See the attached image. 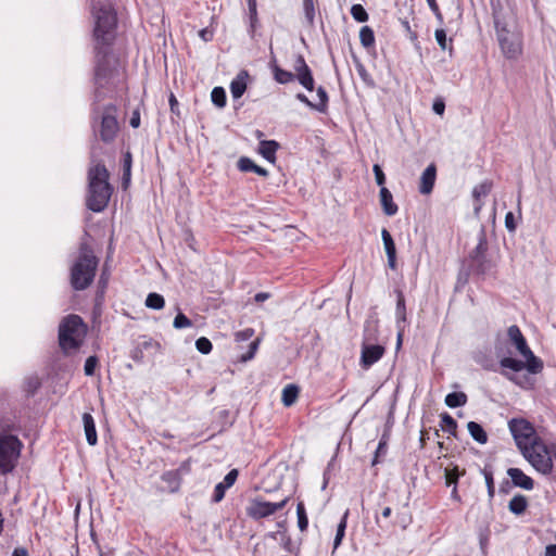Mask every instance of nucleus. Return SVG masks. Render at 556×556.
<instances>
[{
    "label": "nucleus",
    "instance_id": "864d4df0",
    "mask_svg": "<svg viewBox=\"0 0 556 556\" xmlns=\"http://www.w3.org/2000/svg\"><path fill=\"white\" fill-rule=\"evenodd\" d=\"M227 489L228 488L225 484H223L222 482L217 483L214 489L212 502L219 503L225 497V493H226Z\"/></svg>",
    "mask_w": 556,
    "mask_h": 556
},
{
    "label": "nucleus",
    "instance_id": "49530a36",
    "mask_svg": "<svg viewBox=\"0 0 556 556\" xmlns=\"http://www.w3.org/2000/svg\"><path fill=\"white\" fill-rule=\"evenodd\" d=\"M256 164L248 156H241L237 162V167L240 172L249 173L254 172Z\"/></svg>",
    "mask_w": 556,
    "mask_h": 556
},
{
    "label": "nucleus",
    "instance_id": "69168bd1",
    "mask_svg": "<svg viewBox=\"0 0 556 556\" xmlns=\"http://www.w3.org/2000/svg\"><path fill=\"white\" fill-rule=\"evenodd\" d=\"M281 541H282V547H283L285 551H287L289 553H293L294 552L292 540H291V538L289 535L286 534V531H283L281 533Z\"/></svg>",
    "mask_w": 556,
    "mask_h": 556
},
{
    "label": "nucleus",
    "instance_id": "393cba45",
    "mask_svg": "<svg viewBox=\"0 0 556 556\" xmlns=\"http://www.w3.org/2000/svg\"><path fill=\"white\" fill-rule=\"evenodd\" d=\"M270 68L274 75V79L281 85H287L296 79L295 73L281 68L275 59L270 61Z\"/></svg>",
    "mask_w": 556,
    "mask_h": 556
},
{
    "label": "nucleus",
    "instance_id": "8fccbe9b",
    "mask_svg": "<svg viewBox=\"0 0 556 556\" xmlns=\"http://www.w3.org/2000/svg\"><path fill=\"white\" fill-rule=\"evenodd\" d=\"M99 364V359L96 355L89 356L84 365V371L86 376H93L96 368Z\"/></svg>",
    "mask_w": 556,
    "mask_h": 556
},
{
    "label": "nucleus",
    "instance_id": "5701e85b",
    "mask_svg": "<svg viewBox=\"0 0 556 556\" xmlns=\"http://www.w3.org/2000/svg\"><path fill=\"white\" fill-rule=\"evenodd\" d=\"M379 200L382 211L387 216H394L397 213L399 206L393 201V195L387 187L380 188Z\"/></svg>",
    "mask_w": 556,
    "mask_h": 556
},
{
    "label": "nucleus",
    "instance_id": "f8f14e48",
    "mask_svg": "<svg viewBox=\"0 0 556 556\" xmlns=\"http://www.w3.org/2000/svg\"><path fill=\"white\" fill-rule=\"evenodd\" d=\"M508 428L520 452L523 447L529 446L534 439L540 438L533 425L525 418L510 419Z\"/></svg>",
    "mask_w": 556,
    "mask_h": 556
},
{
    "label": "nucleus",
    "instance_id": "09e8293b",
    "mask_svg": "<svg viewBox=\"0 0 556 556\" xmlns=\"http://www.w3.org/2000/svg\"><path fill=\"white\" fill-rule=\"evenodd\" d=\"M195 348L201 354L206 355L211 353L213 345L207 338L201 337L195 341Z\"/></svg>",
    "mask_w": 556,
    "mask_h": 556
},
{
    "label": "nucleus",
    "instance_id": "79ce46f5",
    "mask_svg": "<svg viewBox=\"0 0 556 556\" xmlns=\"http://www.w3.org/2000/svg\"><path fill=\"white\" fill-rule=\"evenodd\" d=\"M434 37H435V40L439 45V47L442 49V50H446L448 49V53L450 55L452 56L453 55V51H454V48H453V45H452V39H450V46L447 47V37H446V31L443 29V28H439L434 31Z\"/></svg>",
    "mask_w": 556,
    "mask_h": 556
},
{
    "label": "nucleus",
    "instance_id": "e2e57ef3",
    "mask_svg": "<svg viewBox=\"0 0 556 556\" xmlns=\"http://www.w3.org/2000/svg\"><path fill=\"white\" fill-rule=\"evenodd\" d=\"M396 294V313H406L405 298L401 290H395Z\"/></svg>",
    "mask_w": 556,
    "mask_h": 556
},
{
    "label": "nucleus",
    "instance_id": "aec40b11",
    "mask_svg": "<svg viewBox=\"0 0 556 556\" xmlns=\"http://www.w3.org/2000/svg\"><path fill=\"white\" fill-rule=\"evenodd\" d=\"M381 238L384 247V251L388 258V266L392 269H396V247L391 236L390 231L387 228L381 230Z\"/></svg>",
    "mask_w": 556,
    "mask_h": 556
},
{
    "label": "nucleus",
    "instance_id": "3c124183",
    "mask_svg": "<svg viewBox=\"0 0 556 556\" xmlns=\"http://www.w3.org/2000/svg\"><path fill=\"white\" fill-rule=\"evenodd\" d=\"M348 517H349V509L345 510V513L343 514L340 522L338 523V527H337V532H336V536L337 539H340L343 541L344 536H345V530H346V525H348Z\"/></svg>",
    "mask_w": 556,
    "mask_h": 556
},
{
    "label": "nucleus",
    "instance_id": "c756f323",
    "mask_svg": "<svg viewBox=\"0 0 556 556\" xmlns=\"http://www.w3.org/2000/svg\"><path fill=\"white\" fill-rule=\"evenodd\" d=\"M528 498L522 494H516L508 503V510L516 515H523L528 508Z\"/></svg>",
    "mask_w": 556,
    "mask_h": 556
},
{
    "label": "nucleus",
    "instance_id": "2eb2a0df",
    "mask_svg": "<svg viewBox=\"0 0 556 556\" xmlns=\"http://www.w3.org/2000/svg\"><path fill=\"white\" fill-rule=\"evenodd\" d=\"M466 262L473 270V276L479 279L494 276L496 273V263L488 255L467 258Z\"/></svg>",
    "mask_w": 556,
    "mask_h": 556
},
{
    "label": "nucleus",
    "instance_id": "de8ad7c7",
    "mask_svg": "<svg viewBox=\"0 0 556 556\" xmlns=\"http://www.w3.org/2000/svg\"><path fill=\"white\" fill-rule=\"evenodd\" d=\"M459 479L458 468L455 467L453 469L445 470V484L446 486H457Z\"/></svg>",
    "mask_w": 556,
    "mask_h": 556
},
{
    "label": "nucleus",
    "instance_id": "4d7b16f0",
    "mask_svg": "<svg viewBox=\"0 0 556 556\" xmlns=\"http://www.w3.org/2000/svg\"><path fill=\"white\" fill-rule=\"evenodd\" d=\"M481 473L483 475L485 479V485L486 488L494 485V478H493V468L491 465H485L482 469H480Z\"/></svg>",
    "mask_w": 556,
    "mask_h": 556
},
{
    "label": "nucleus",
    "instance_id": "c03bdc74",
    "mask_svg": "<svg viewBox=\"0 0 556 556\" xmlns=\"http://www.w3.org/2000/svg\"><path fill=\"white\" fill-rule=\"evenodd\" d=\"M351 15L358 23L367 22L369 15L362 4H353L351 8Z\"/></svg>",
    "mask_w": 556,
    "mask_h": 556
},
{
    "label": "nucleus",
    "instance_id": "72a5a7b5",
    "mask_svg": "<svg viewBox=\"0 0 556 556\" xmlns=\"http://www.w3.org/2000/svg\"><path fill=\"white\" fill-rule=\"evenodd\" d=\"M468 396L464 392H451L445 396V405L450 408L462 407L467 404Z\"/></svg>",
    "mask_w": 556,
    "mask_h": 556
},
{
    "label": "nucleus",
    "instance_id": "423d86ee",
    "mask_svg": "<svg viewBox=\"0 0 556 556\" xmlns=\"http://www.w3.org/2000/svg\"><path fill=\"white\" fill-rule=\"evenodd\" d=\"M117 106L109 103L103 108L97 106L90 112V122L93 134L104 143H112L118 131Z\"/></svg>",
    "mask_w": 556,
    "mask_h": 556
},
{
    "label": "nucleus",
    "instance_id": "5fc2aeb1",
    "mask_svg": "<svg viewBox=\"0 0 556 556\" xmlns=\"http://www.w3.org/2000/svg\"><path fill=\"white\" fill-rule=\"evenodd\" d=\"M104 295H105V291L97 289L92 313H101L102 312V304L104 302Z\"/></svg>",
    "mask_w": 556,
    "mask_h": 556
},
{
    "label": "nucleus",
    "instance_id": "0eeeda50",
    "mask_svg": "<svg viewBox=\"0 0 556 556\" xmlns=\"http://www.w3.org/2000/svg\"><path fill=\"white\" fill-rule=\"evenodd\" d=\"M98 258L89 244L83 242L79 247V256L71 268V286L74 290L87 289L93 281Z\"/></svg>",
    "mask_w": 556,
    "mask_h": 556
},
{
    "label": "nucleus",
    "instance_id": "9b49d317",
    "mask_svg": "<svg viewBox=\"0 0 556 556\" xmlns=\"http://www.w3.org/2000/svg\"><path fill=\"white\" fill-rule=\"evenodd\" d=\"M163 351L164 349L160 341L142 334L134 340L129 356L135 363L143 364L144 362H153L156 355L163 354Z\"/></svg>",
    "mask_w": 556,
    "mask_h": 556
},
{
    "label": "nucleus",
    "instance_id": "b1692460",
    "mask_svg": "<svg viewBox=\"0 0 556 556\" xmlns=\"http://www.w3.org/2000/svg\"><path fill=\"white\" fill-rule=\"evenodd\" d=\"M280 148L276 140H261L258 143V153L268 162H276V153Z\"/></svg>",
    "mask_w": 556,
    "mask_h": 556
},
{
    "label": "nucleus",
    "instance_id": "a211bd4d",
    "mask_svg": "<svg viewBox=\"0 0 556 556\" xmlns=\"http://www.w3.org/2000/svg\"><path fill=\"white\" fill-rule=\"evenodd\" d=\"M273 503L262 500H254L247 508V514L254 520L266 518L274 514Z\"/></svg>",
    "mask_w": 556,
    "mask_h": 556
},
{
    "label": "nucleus",
    "instance_id": "052dcab7",
    "mask_svg": "<svg viewBox=\"0 0 556 556\" xmlns=\"http://www.w3.org/2000/svg\"><path fill=\"white\" fill-rule=\"evenodd\" d=\"M188 326H191V320L187 317V315H176L174 319V327L176 329H181Z\"/></svg>",
    "mask_w": 556,
    "mask_h": 556
},
{
    "label": "nucleus",
    "instance_id": "13d9d810",
    "mask_svg": "<svg viewBox=\"0 0 556 556\" xmlns=\"http://www.w3.org/2000/svg\"><path fill=\"white\" fill-rule=\"evenodd\" d=\"M254 336L253 328H245L243 330L237 331L235 337L237 342H243L250 340Z\"/></svg>",
    "mask_w": 556,
    "mask_h": 556
},
{
    "label": "nucleus",
    "instance_id": "f704fd0d",
    "mask_svg": "<svg viewBox=\"0 0 556 556\" xmlns=\"http://www.w3.org/2000/svg\"><path fill=\"white\" fill-rule=\"evenodd\" d=\"M471 275H473V270H471V267L469 266V264L466 261H464V263L458 271V275H457L455 290L463 289L468 283L469 277Z\"/></svg>",
    "mask_w": 556,
    "mask_h": 556
},
{
    "label": "nucleus",
    "instance_id": "0e129e2a",
    "mask_svg": "<svg viewBox=\"0 0 556 556\" xmlns=\"http://www.w3.org/2000/svg\"><path fill=\"white\" fill-rule=\"evenodd\" d=\"M427 2H428L429 8L435 15V18L438 20L439 24L442 25L443 24V15L440 11V8H439L437 1L435 0H427Z\"/></svg>",
    "mask_w": 556,
    "mask_h": 556
},
{
    "label": "nucleus",
    "instance_id": "6e6d98bb",
    "mask_svg": "<svg viewBox=\"0 0 556 556\" xmlns=\"http://www.w3.org/2000/svg\"><path fill=\"white\" fill-rule=\"evenodd\" d=\"M372 170H374V174H375V179H376V182L377 185L382 188L384 187V184H386V175L381 168V166L379 164H375L372 166Z\"/></svg>",
    "mask_w": 556,
    "mask_h": 556
},
{
    "label": "nucleus",
    "instance_id": "f257e3e1",
    "mask_svg": "<svg viewBox=\"0 0 556 556\" xmlns=\"http://www.w3.org/2000/svg\"><path fill=\"white\" fill-rule=\"evenodd\" d=\"M93 17L92 41L94 60H118L113 54L117 35V14L108 0H90Z\"/></svg>",
    "mask_w": 556,
    "mask_h": 556
},
{
    "label": "nucleus",
    "instance_id": "774afa93",
    "mask_svg": "<svg viewBox=\"0 0 556 556\" xmlns=\"http://www.w3.org/2000/svg\"><path fill=\"white\" fill-rule=\"evenodd\" d=\"M432 110L435 114L442 115L445 111V103L442 99H437L433 102Z\"/></svg>",
    "mask_w": 556,
    "mask_h": 556
},
{
    "label": "nucleus",
    "instance_id": "ddd939ff",
    "mask_svg": "<svg viewBox=\"0 0 556 556\" xmlns=\"http://www.w3.org/2000/svg\"><path fill=\"white\" fill-rule=\"evenodd\" d=\"M191 471L190 459H187L180 464L177 469L164 471L161 475V480L166 483L167 491L170 493H176L179 491L182 476L188 475Z\"/></svg>",
    "mask_w": 556,
    "mask_h": 556
},
{
    "label": "nucleus",
    "instance_id": "bb28decb",
    "mask_svg": "<svg viewBox=\"0 0 556 556\" xmlns=\"http://www.w3.org/2000/svg\"><path fill=\"white\" fill-rule=\"evenodd\" d=\"M488 251H489V243H488L486 230H485L484 226H481L480 230L478 232V243H477L476 248L470 251L467 258L485 256V255H488Z\"/></svg>",
    "mask_w": 556,
    "mask_h": 556
},
{
    "label": "nucleus",
    "instance_id": "58836bf2",
    "mask_svg": "<svg viewBox=\"0 0 556 556\" xmlns=\"http://www.w3.org/2000/svg\"><path fill=\"white\" fill-rule=\"evenodd\" d=\"M165 300L164 296L156 292H151L148 294L146 299V306L151 309H162L164 307Z\"/></svg>",
    "mask_w": 556,
    "mask_h": 556
},
{
    "label": "nucleus",
    "instance_id": "4be33fe9",
    "mask_svg": "<svg viewBox=\"0 0 556 556\" xmlns=\"http://www.w3.org/2000/svg\"><path fill=\"white\" fill-rule=\"evenodd\" d=\"M248 78L249 72L247 70H241L230 83V92L235 100L240 99L244 94L248 87Z\"/></svg>",
    "mask_w": 556,
    "mask_h": 556
},
{
    "label": "nucleus",
    "instance_id": "4c0bfd02",
    "mask_svg": "<svg viewBox=\"0 0 556 556\" xmlns=\"http://www.w3.org/2000/svg\"><path fill=\"white\" fill-rule=\"evenodd\" d=\"M317 96H318V103H315L314 105V110L320 112V113H326L327 110H328V104H329V96H328V92L327 90L323 87V86H319L317 89Z\"/></svg>",
    "mask_w": 556,
    "mask_h": 556
},
{
    "label": "nucleus",
    "instance_id": "4468645a",
    "mask_svg": "<svg viewBox=\"0 0 556 556\" xmlns=\"http://www.w3.org/2000/svg\"><path fill=\"white\" fill-rule=\"evenodd\" d=\"M293 67L299 84L302 85L307 91H313L315 89L313 72L302 54L295 55Z\"/></svg>",
    "mask_w": 556,
    "mask_h": 556
},
{
    "label": "nucleus",
    "instance_id": "c85d7f7f",
    "mask_svg": "<svg viewBox=\"0 0 556 556\" xmlns=\"http://www.w3.org/2000/svg\"><path fill=\"white\" fill-rule=\"evenodd\" d=\"M492 187H493V182L491 180H484L481 184L473 187L472 198H473L475 202L477 203V205L475 207L476 212H478L482 206V203L480 202L481 198L486 197L491 192Z\"/></svg>",
    "mask_w": 556,
    "mask_h": 556
},
{
    "label": "nucleus",
    "instance_id": "473e14b6",
    "mask_svg": "<svg viewBox=\"0 0 556 556\" xmlns=\"http://www.w3.org/2000/svg\"><path fill=\"white\" fill-rule=\"evenodd\" d=\"M300 389L296 384L290 383L282 390L281 401L285 406L290 407L293 405L299 396Z\"/></svg>",
    "mask_w": 556,
    "mask_h": 556
},
{
    "label": "nucleus",
    "instance_id": "f03ea898",
    "mask_svg": "<svg viewBox=\"0 0 556 556\" xmlns=\"http://www.w3.org/2000/svg\"><path fill=\"white\" fill-rule=\"evenodd\" d=\"M87 179L86 206L94 213H100L106 208L114 188L109 181L110 173L106 166L102 161H96L93 155H91Z\"/></svg>",
    "mask_w": 556,
    "mask_h": 556
},
{
    "label": "nucleus",
    "instance_id": "a18cd8bd",
    "mask_svg": "<svg viewBox=\"0 0 556 556\" xmlns=\"http://www.w3.org/2000/svg\"><path fill=\"white\" fill-rule=\"evenodd\" d=\"M258 345H260V338H256L255 340L251 341L249 344L248 351L240 355L239 361L242 363H247V362L251 361L255 356Z\"/></svg>",
    "mask_w": 556,
    "mask_h": 556
},
{
    "label": "nucleus",
    "instance_id": "20e7f679",
    "mask_svg": "<svg viewBox=\"0 0 556 556\" xmlns=\"http://www.w3.org/2000/svg\"><path fill=\"white\" fill-rule=\"evenodd\" d=\"M18 427L5 417H0V473L9 475L14 471L24 447L17 435L13 434Z\"/></svg>",
    "mask_w": 556,
    "mask_h": 556
},
{
    "label": "nucleus",
    "instance_id": "2f4dec72",
    "mask_svg": "<svg viewBox=\"0 0 556 556\" xmlns=\"http://www.w3.org/2000/svg\"><path fill=\"white\" fill-rule=\"evenodd\" d=\"M40 387H41V380L36 375L28 376L24 379L23 391L25 392L26 397L34 396L37 393V391L40 389Z\"/></svg>",
    "mask_w": 556,
    "mask_h": 556
},
{
    "label": "nucleus",
    "instance_id": "338daca9",
    "mask_svg": "<svg viewBox=\"0 0 556 556\" xmlns=\"http://www.w3.org/2000/svg\"><path fill=\"white\" fill-rule=\"evenodd\" d=\"M122 163H123L122 164L123 165V172L124 170L131 172L132 155H131L130 151H126L124 153Z\"/></svg>",
    "mask_w": 556,
    "mask_h": 556
},
{
    "label": "nucleus",
    "instance_id": "cd10ccee",
    "mask_svg": "<svg viewBox=\"0 0 556 556\" xmlns=\"http://www.w3.org/2000/svg\"><path fill=\"white\" fill-rule=\"evenodd\" d=\"M352 59L357 71V74L361 77L362 81L365 84V86L370 89L376 88V81L374 80L372 76L367 72L365 65L362 63L359 58L355 53H352Z\"/></svg>",
    "mask_w": 556,
    "mask_h": 556
},
{
    "label": "nucleus",
    "instance_id": "603ef678",
    "mask_svg": "<svg viewBox=\"0 0 556 556\" xmlns=\"http://www.w3.org/2000/svg\"><path fill=\"white\" fill-rule=\"evenodd\" d=\"M388 451V445L386 444L384 440H380L378 443V446L376 448L371 465L375 466L380 462V457L384 456Z\"/></svg>",
    "mask_w": 556,
    "mask_h": 556
},
{
    "label": "nucleus",
    "instance_id": "dca6fc26",
    "mask_svg": "<svg viewBox=\"0 0 556 556\" xmlns=\"http://www.w3.org/2000/svg\"><path fill=\"white\" fill-rule=\"evenodd\" d=\"M301 8L304 16L303 24L305 27L309 29L315 28L317 16H319L320 26L324 28L319 0H301Z\"/></svg>",
    "mask_w": 556,
    "mask_h": 556
},
{
    "label": "nucleus",
    "instance_id": "e433bc0d",
    "mask_svg": "<svg viewBox=\"0 0 556 556\" xmlns=\"http://www.w3.org/2000/svg\"><path fill=\"white\" fill-rule=\"evenodd\" d=\"M359 40L364 48H372L375 46V33L372 28L369 26H363L359 30Z\"/></svg>",
    "mask_w": 556,
    "mask_h": 556
},
{
    "label": "nucleus",
    "instance_id": "7c9ffc66",
    "mask_svg": "<svg viewBox=\"0 0 556 556\" xmlns=\"http://www.w3.org/2000/svg\"><path fill=\"white\" fill-rule=\"evenodd\" d=\"M467 428L469 434L476 442L480 444H485L488 442V434L480 424L476 421H469L467 424Z\"/></svg>",
    "mask_w": 556,
    "mask_h": 556
},
{
    "label": "nucleus",
    "instance_id": "7ed1b4c3",
    "mask_svg": "<svg viewBox=\"0 0 556 556\" xmlns=\"http://www.w3.org/2000/svg\"><path fill=\"white\" fill-rule=\"evenodd\" d=\"M507 336L510 343L516 348L525 361L510 356L502 357L500 359L501 367L510 369L514 372H519L523 369L532 375L541 372L544 367L543 361L535 356L531 351L519 327L516 325L510 326L507 330Z\"/></svg>",
    "mask_w": 556,
    "mask_h": 556
},
{
    "label": "nucleus",
    "instance_id": "9d476101",
    "mask_svg": "<svg viewBox=\"0 0 556 556\" xmlns=\"http://www.w3.org/2000/svg\"><path fill=\"white\" fill-rule=\"evenodd\" d=\"M531 466L543 475H549L553 470L551 452L542 438H536L520 452Z\"/></svg>",
    "mask_w": 556,
    "mask_h": 556
},
{
    "label": "nucleus",
    "instance_id": "37998d69",
    "mask_svg": "<svg viewBox=\"0 0 556 556\" xmlns=\"http://www.w3.org/2000/svg\"><path fill=\"white\" fill-rule=\"evenodd\" d=\"M298 527L303 532L307 530L308 517L303 502H299L296 505Z\"/></svg>",
    "mask_w": 556,
    "mask_h": 556
},
{
    "label": "nucleus",
    "instance_id": "ea45409f",
    "mask_svg": "<svg viewBox=\"0 0 556 556\" xmlns=\"http://www.w3.org/2000/svg\"><path fill=\"white\" fill-rule=\"evenodd\" d=\"M211 100L218 109L225 108L227 103L225 89L223 87H214L211 92Z\"/></svg>",
    "mask_w": 556,
    "mask_h": 556
},
{
    "label": "nucleus",
    "instance_id": "a878e982",
    "mask_svg": "<svg viewBox=\"0 0 556 556\" xmlns=\"http://www.w3.org/2000/svg\"><path fill=\"white\" fill-rule=\"evenodd\" d=\"M83 422L88 444L91 446L96 445L98 443V434L92 415L90 413H84Z\"/></svg>",
    "mask_w": 556,
    "mask_h": 556
},
{
    "label": "nucleus",
    "instance_id": "f3484780",
    "mask_svg": "<svg viewBox=\"0 0 556 556\" xmlns=\"http://www.w3.org/2000/svg\"><path fill=\"white\" fill-rule=\"evenodd\" d=\"M384 354V348L380 344H363L361 365L363 368H369L377 363Z\"/></svg>",
    "mask_w": 556,
    "mask_h": 556
},
{
    "label": "nucleus",
    "instance_id": "a19ab883",
    "mask_svg": "<svg viewBox=\"0 0 556 556\" xmlns=\"http://www.w3.org/2000/svg\"><path fill=\"white\" fill-rule=\"evenodd\" d=\"M521 219V207L520 200H518V215L516 216L513 212H508L505 215V227L508 232H515L518 226V220Z\"/></svg>",
    "mask_w": 556,
    "mask_h": 556
},
{
    "label": "nucleus",
    "instance_id": "680f3d73",
    "mask_svg": "<svg viewBox=\"0 0 556 556\" xmlns=\"http://www.w3.org/2000/svg\"><path fill=\"white\" fill-rule=\"evenodd\" d=\"M247 1H248L249 20L258 22L256 0H247Z\"/></svg>",
    "mask_w": 556,
    "mask_h": 556
},
{
    "label": "nucleus",
    "instance_id": "412c9836",
    "mask_svg": "<svg viewBox=\"0 0 556 556\" xmlns=\"http://www.w3.org/2000/svg\"><path fill=\"white\" fill-rule=\"evenodd\" d=\"M437 179V167L433 163L428 165L422 172L419 184V192L429 194L432 192Z\"/></svg>",
    "mask_w": 556,
    "mask_h": 556
},
{
    "label": "nucleus",
    "instance_id": "39448f33",
    "mask_svg": "<svg viewBox=\"0 0 556 556\" xmlns=\"http://www.w3.org/2000/svg\"><path fill=\"white\" fill-rule=\"evenodd\" d=\"M496 37L502 52L507 59H517L522 52L520 36L509 28L503 7L491 2Z\"/></svg>",
    "mask_w": 556,
    "mask_h": 556
},
{
    "label": "nucleus",
    "instance_id": "1a4fd4ad",
    "mask_svg": "<svg viewBox=\"0 0 556 556\" xmlns=\"http://www.w3.org/2000/svg\"><path fill=\"white\" fill-rule=\"evenodd\" d=\"M86 333V325L79 315H67L59 328V343L63 351L78 349Z\"/></svg>",
    "mask_w": 556,
    "mask_h": 556
},
{
    "label": "nucleus",
    "instance_id": "bf43d9fd",
    "mask_svg": "<svg viewBox=\"0 0 556 556\" xmlns=\"http://www.w3.org/2000/svg\"><path fill=\"white\" fill-rule=\"evenodd\" d=\"M239 471L238 469H231L222 481L228 489L232 486L238 478Z\"/></svg>",
    "mask_w": 556,
    "mask_h": 556
},
{
    "label": "nucleus",
    "instance_id": "6ab92c4d",
    "mask_svg": "<svg viewBox=\"0 0 556 556\" xmlns=\"http://www.w3.org/2000/svg\"><path fill=\"white\" fill-rule=\"evenodd\" d=\"M507 475L510 478L511 484L530 491L534 488V480L527 476L520 468L510 467L507 469Z\"/></svg>",
    "mask_w": 556,
    "mask_h": 556
},
{
    "label": "nucleus",
    "instance_id": "c9c22d12",
    "mask_svg": "<svg viewBox=\"0 0 556 556\" xmlns=\"http://www.w3.org/2000/svg\"><path fill=\"white\" fill-rule=\"evenodd\" d=\"M440 418L442 430L448 432L453 437H456L457 421L447 413H442Z\"/></svg>",
    "mask_w": 556,
    "mask_h": 556
},
{
    "label": "nucleus",
    "instance_id": "6e6552de",
    "mask_svg": "<svg viewBox=\"0 0 556 556\" xmlns=\"http://www.w3.org/2000/svg\"><path fill=\"white\" fill-rule=\"evenodd\" d=\"M119 60H94L93 67V100L90 111L100 106L101 102L106 98L105 88L117 74Z\"/></svg>",
    "mask_w": 556,
    "mask_h": 556
}]
</instances>
